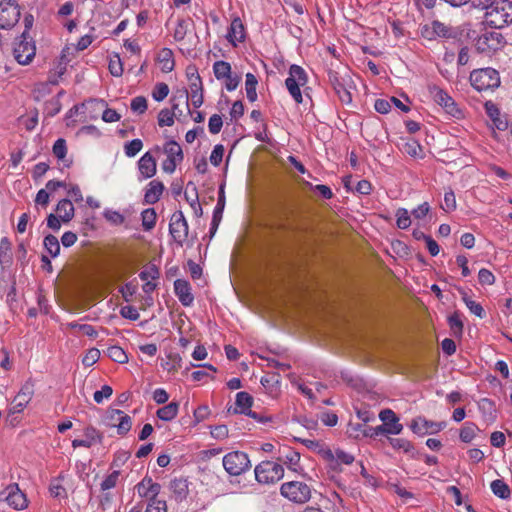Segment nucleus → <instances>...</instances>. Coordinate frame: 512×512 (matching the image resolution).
<instances>
[{
    "label": "nucleus",
    "instance_id": "obj_50",
    "mask_svg": "<svg viewBox=\"0 0 512 512\" xmlns=\"http://www.w3.org/2000/svg\"><path fill=\"white\" fill-rule=\"evenodd\" d=\"M354 456L350 453H347L341 449H337L335 450V462H334V468L333 469H336V466L339 464V463H342V464H345V465H350L354 462Z\"/></svg>",
    "mask_w": 512,
    "mask_h": 512
},
{
    "label": "nucleus",
    "instance_id": "obj_7",
    "mask_svg": "<svg viewBox=\"0 0 512 512\" xmlns=\"http://www.w3.org/2000/svg\"><path fill=\"white\" fill-rule=\"evenodd\" d=\"M222 462L224 469L231 476L241 475L251 467L248 455L241 451L226 454Z\"/></svg>",
    "mask_w": 512,
    "mask_h": 512
},
{
    "label": "nucleus",
    "instance_id": "obj_24",
    "mask_svg": "<svg viewBox=\"0 0 512 512\" xmlns=\"http://www.w3.org/2000/svg\"><path fill=\"white\" fill-rule=\"evenodd\" d=\"M55 211L63 223H69L75 215L74 206L69 199L60 200L56 205Z\"/></svg>",
    "mask_w": 512,
    "mask_h": 512
},
{
    "label": "nucleus",
    "instance_id": "obj_28",
    "mask_svg": "<svg viewBox=\"0 0 512 512\" xmlns=\"http://www.w3.org/2000/svg\"><path fill=\"white\" fill-rule=\"evenodd\" d=\"M257 84H258V81H257V78L255 77V75L252 73H247L246 79H245V90H246L247 99L250 102H254L257 100V92H256Z\"/></svg>",
    "mask_w": 512,
    "mask_h": 512
},
{
    "label": "nucleus",
    "instance_id": "obj_48",
    "mask_svg": "<svg viewBox=\"0 0 512 512\" xmlns=\"http://www.w3.org/2000/svg\"><path fill=\"white\" fill-rule=\"evenodd\" d=\"M175 114L171 110L164 108L158 114V124L160 127L172 126L174 124Z\"/></svg>",
    "mask_w": 512,
    "mask_h": 512
},
{
    "label": "nucleus",
    "instance_id": "obj_61",
    "mask_svg": "<svg viewBox=\"0 0 512 512\" xmlns=\"http://www.w3.org/2000/svg\"><path fill=\"white\" fill-rule=\"evenodd\" d=\"M113 393V389L109 385L102 386L101 390H97L94 392L93 398L94 401L98 404L102 403L104 399H108L111 397Z\"/></svg>",
    "mask_w": 512,
    "mask_h": 512
},
{
    "label": "nucleus",
    "instance_id": "obj_2",
    "mask_svg": "<svg viewBox=\"0 0 512 512\" xmlns=\"http://www.w3.org/2000/svg\"><path fill=\"white\" fill-rule=\"evenodd\" d=\"M307 82L308 75L306 71L299 65H291L288 71V77L285 80V86L290 96L298 104L303 102L301 87L305 86Z\"/></svg>",
    "mask_w": 512,
    "mask_h": 512
},
{
    "label": "nucleus",
    "instance_id": "obj_46",
    "mask_svg": "<svg viewBox=\"0 0 512 512\" xmlns=\"http://www.w3.org/2000/svg\"><path fill=\"white\" fill-rule=\"evenodd\" d=\"M404 151L412 157H423V148L416 140H409L404 145Z\"/></svg>",
    "mask_w": 512,
    "mask_h": 512
},
{
    "label": "nucleus",
    "instance_id": "obj_15",
    "mask_svg": "<svg viewBox=\"0 0 512 512\" xmlns=\"http://www.w3.org/2000/svg\"><path fill=\"white\" fill-rule=\"evenodd\" d=\"M412 431L418 435L434 434L446 427L445 422H433L424 417L415 418L411 425Z\"/></svg>",
    "mask_w": 512,
    "mask_h": 512
},
{
    "label": "nucleus",
    "instance_id": "obj_9",
    "mask_svg": "<svg viewBox=\"0 0 512 512\" xmlns=\"http://www.w3.org/2000/svg\"><path fill=\"white\" fill-rule=\"evenodd\" d=\"M169 232L173 237L174 241L183 246L188 236V223L182 213V211H176L173 213L169 223Z\"/></svg>",
    "mask_w": 512,
    "mask_h": 512
},
{
    "label": "nucleus",
    "instance_id": "obj_13",
    "mask_svg": "<svg viewBox=\"0 0 512 512\" xmlns=\"http://www.w3.org/2000/svg\"><path fill=\"white\" fill-rule=\"evenodd\" d=\"M503 44V36L498 32H486L476 39L475 46L481 53H491Z\"/></svg>",
    "mask_w": 512,
    "mask_h": 512
},
{
    "label": "nucleus",
    "instance_id": "obj_58",
    "mask_svg": "<svg viewBox=\"0 0 512 512\" xmlns=\"http://www.w3.org/2000/svg\"><path fill=\"white\" fill-rule=\"evenodd\" d=\"M443 210L451 212L456 209V198L454 192L450 189L444 194V203L442 204Z\"/></svg>",
    "mask_w": 512,
    "mask_h": 512
},
{
    "label": "nucleus",
    "instance_id": "obj_33",
    "mask_svg": "<svg viewBox=\"0 0 512 512\" xmlns=\"http://www.w3.org/2000/svg\"><path fill=\"white\" fill-rule=\"evenodd\" d=\"M11 259V243L8 238L3 237L0 240V264L9 265Z\"/></svg>",
    "mask_w": 512,
    "mask_h": 512
},
{
    "label": "nucleus",
    "instance_id": "obj_11",
    "mask_svg": "<svg viewBox=\"0 0 512 512\" xmlns=\"http://www.w3.org/2000/svg\"><path fill=\"white\" fill-rule=\"evenodd\" d=\"M0 498L5 500L15 510H23L28 506L26 495L17 484L8 485L1 493Z\"/></svg>",
    "mask_w": 512,
    "mask_h": 512
},
{
    "label": "nucleus",
    "instance_id": "obj_25",
    "mask_svg": "<svg viewBox=\"0 0 512 512\" xmlns=\"http://www.w3.org/2000/svg\"><path fill=\"white\" fill-rule=\"evenodd\" d=\"M178 410L179 404L177 402H170L169 404L158 409L156 414L159 419L168 422L177 416Z\"/></svg>",
    "mask_w": 512,
    "mask_h": 512
},
{
    "label": "nucleus",
    "instance_id": "obj_64",
    "mask_svg": "<svg viewBox=\"0 0 512 512\" xmlns=\"http://www.w3.org/2000/svg\"><path fill=\"white\" fill-rule=\"evenodd\" d=\"M478 280L481 285H493L495 276L490 270L482 268L478 273Z\"/></svg>",
    "mask_w": 512,
    "mask_h": 512
},
{
    "label": "nucleus",
    "instance_id": "obj_51",
    "mask_svg": "<svg viewBox=\"0 0 512 512\" xmlns=\"http://www.w3.org/2000/svg\"><path fill=\"white\" fill-rule=\"evenodd\" d=\"M169 94V87L165 83H157L152 91V97L155 101H163Z\"/></svg>",
    "mask_w": 512,
    "mask_h": 512
},
{
    "label": "nucleus",
    "instance_id": "obj_3",
    "mask_svg": "<svg viewBox=\"0 0 512 512\" xmlns=\"http://www.w3.org/2000/svg\"><path fill=\"white\" fill-rule=\"evenodd\" d=\"M470 82L477 91L493 90L500 85V76L493 68H482L471 72Z\"/></svg>",
    "mask_w": 512,
    "mask_h": 512
},
{
    "label": "nucleus",
    "instance_id": "obj_18",
    "mask_svg": "<svg viewBox=\"0 0 512 512\" xmlns=\"http://www.w3.org/2000/svg\"><path fill=\"white\" fill-rule=\"evenodd\" d=\"M174 292L183 306H191L194 301V296L191 293V286L188 281L184 279H177L174 282Z\"/></svg>",
    "mask_w": 512,
    "mask_h": 512
},
{
    "label": "nucleus",
    "instance_id": "obj_34",
    "mask_svg": "<svg viewBox=\"0 0 512 512\" xmlns=\"http://www.w3.org/2000/svg\"><path fill=\"white\" fill-rule=\"evenodd\" d=\"M142 226L145 231L154 228L156 224V212L153 208H147L141 213Z\"/></svg>",
    "mask_w": 512,
    "mask_h": 512
},
{
    "label": "nucleus",
    "instance_id": "obj_40",
    "mask_svg": "<svg viewBox=\"0 0 512 512\" xmlns=\"http://www.w3.org/2000/svg\"><path fill=\"white\" fill-rule=\"evenodd\" d=\"M108 356L113 361L123 364L128 361V356L125 351L119 346H111L107 350Z\"/></svg>",
    "mask_w": 512,
    "mask_h": 512
},
{
    "label": "nucleus",
    "instance_id": "obj_12",
    "mask_svg": "<svg viewBox=\"0 0 512 512\" xmlns=\"http://www.w3.org/2000/svg\"><path fill=\"white\" fill-rule=\"evenodd\" d=\"M253 404L252 396L247 392H238L236 394L235 407L233 409L229 408L228 412H232L234 414H244L247 415L258 422H264L266 419L260 417L256 412L251 410V406Z\"/></svg>",
    "mask_w": 512,
    "mask_h": 512
},
{
    "label": "nucleus",
    "instance_id": "obj_6",
    "mask_svg": "<svg viewBox=\"0 0 512 512\" xmlns=\"http://www.w3.org/2000/svg\"><path fill=\"white\" fill-rule=\"evenodd\" d=\"M280 493L283 497L298 504H304L311 498L310 487L301 481L283 483L280 487Z\"/></svg>",
    "mask_w": 512,
    "mask_h": 512
},
{
    "label": "nucleus",
    "instance_id": "obj_45",
    "mask_svg": "<svg viewBox=\"0 0 512 512\" xmlns=\"http://www.w3.org/2000/svg\"><path fill=\"white\" fill-rule=\"evenodd\" d=\"M189 23L185 19H178L176 23V27L173 32V38L175 41L180 42L184 40L187 31H188Z\"/></svg>",
    "mask_w": 512,
    "mask_h": 512
},
{
    "label": "nucleus",
    "instance_id": "obj_5",
    "mask_svg": "<svg viewBox=\"0 0 512 512\" xmlns=\"http://www.w3.org/2000/svg\"><path fill=\"white\" fill-rule=\"evenodd\" d=\"M255 478L260 484H273L284 476V468L273 461H263L255 467Z\"/></svg>",
    "mask_w": 512,
    "mask_h": 512
},
{
    "label": "nucleus",
    "instance_id": "obj_4",
    "mask_svg": "<svg viewBox=\"0 0 512 512\" xmlns=\"http://www.w3.org/2000/svg\"><path fill=\"white\" fill-rule=\"evenodd\" d=\"M13 54L20 65H28L35 57L36 45L27 31H23L14 42Z\"/></svg>",
    "mask_w": 512,
    "mask_h": 512
},
{
    "label": "nucleus",
    "instance_id": "obj_63",
    "mask_svg": "<svg viewBox=\"0 0 512 512\" xmlns=\"http://www.w3.org/2000/svg\"><path fill=\"white\" fill-rule=\"evenodd\" d=\"M61 109V105L58 99L53 98L50 101L46 102L44 112L46 116L53 117L59 113Z\"/></svg>",
    "mask_w": 512,
    "mask_h": 512
},
{
    "label": "nucleus",
    "instance_id": "obj_36",
    "mask_svg": "<svg viewBox=\"0 0 512 512\" xmlns=\"http://www.w3.org/2000/svg\"><path fill=\"white\" fill-rule=\"evenodd\" d=\"M44 247L47 252L52 256L56 257L60 252V244L57 237L53 235H47L43 241Z\"/></svg>",
    "mask_w": 512,
    "mask_h": 512
},
{
    "label": "nucleus",
    "instance_id": "obj_47",
    "mask_svg": "<svg viewBox=\"0 0 512 512\" xmlns=\"http://www.w3.org/2000/svg\"><path fill=\"white\" fill-rule=\"evenodd\" d=\"M52 151L58 160L64 161L67 154V145L65 139H57L53 145Z\"/></svg>",
    "mask_w": 512,
    "mask_h": 512
},
{
    "label": "nucleus",
    "instance_id": "obj_26",
    "mask_svg": "<svg viewBox=\"0 0 512 512\" xmlns=\"http://www.w3.org/2000/svg\"><path fill=\"white\" fill-rule=\"evenodd\" d=\"M115 414H118V423L112 424V426L117 428L119 435L127 434L132 427L131 417L121 410H115Z\"/></svg>",
    "mask_w": 512,
    "mask_h": 512
},
{
    "label": "nucleus",
    "instance_id": "obj_42",
    "mask_svg": "<svg viewBox=\"0 0 512 512\" xmlns=\"http://www.w3.org/2000/svg\"><path fill=\"white\" fill-rule=\"evenodd\" d=\"M143 148V142L140 139H133L124 145L125 155L129 158L136 156Z\"/></svg>",
    "mask_w": 512,
    "mask_h": 512
},
{
    "label": "nucleus",
    "instance_id": "obj_29",
    "mask_svg": "<svg viewBox=\"0 0 512 512\" xmlns=\"http://www.w3.org/2000/svg\"><path fill=\"white\" fill-rule=\"evenodd\" d=\"M490 488L493 494L501 499H507L510 496L509 486L501 479L492 481Z\"/></svg>",
    "mask_w": 512,
    "mask_h": 512
},
{
    "label": "nucleus",
    "instance_id": "obj_39",
    "mask_svg": "<svg viewBox=\"0 0 512 512\" xmlns=\"http://www.w3.org/2000/svg\"><path fill=\"white\" fill-rule=\"evenodd\" d=\"M477 430L478 428L474 423L466 422L460 430V439L465 443L471 442Z\"/></svg>",
    "mask_w": 512,
    "mask_h": 512
},
{
    "label": "nucleus",
    "instance_id": "obj_22",
    "mask_svg": "<svg viewBox=\"0 0 512 512\" xmlns=\"http://www.w3.org/2000/svg\"><path fill=\"white\" fill-rule=\"evenodd\" d=\"M164 191V185L158 180H153L148 184L145 191L144 201L147 204H155Z\"/></svg>",
    "mask_w": 512,
    "mask_h": 512
},
{
    "label": "nucleus",
    "instance_id": "obj_41",
    "mask_svg": "<svg viewBox=\"0 0 512 512\" xmlns=\"http://www.w3.org/2000/svg\"><path fill=\"white\" fill-rule=\"evenodd\" d=\"M160 63L162 64V71L170 72L174 68V60L172 58V51L165 48L160 53Z\"/></svg>",
    "mask_w": 512,
    "mask_h": 512
},
{
    "label": "nucleus",
    "instance_id": "obj_59",
    "mask_svg": "<svg viewBox=\"0 0 512 512\" xmlns=\"http://www.w3.org/2000/svg\"><path fill=\"white\" fill-rule=\"evenodd\" d=\"M119 471H113L101 483V491H107L114 488L119 478Z\"/></svg>",
    "mask_w": 512,
    "mask_h": 512
},
{
    "label": "nucleus",
    "instance_id": "obj_56",
    "mask_svg": "<svg viewBox=\"0 0 512 512\" xmlns=\"http://www.w3.org/2000/svg\"><path fill=\"white\" fill-rule=\"evenodd\" d=\"M100 358V351L97 348H91L83 357L82 363L86 367L94 365Z\"/></svg>",
    "mask_w": 512,
    "mask_h": 512
},
{
    "label": "nucleus",
    "instance_id": "obj_31",
    "mask_svg": "<svg viewBox=\"0 0 512 512\" xmlns=\"http://www.w3.org/2000/svg\"><path fill=\"white\" fill-rule=\"evenodd\" d=\"M213 72L217 80H223L226 77H229L231 72V65L223 60L216 61L213 64Z\"/></svg>",
    "mask_w": 512,
    "mask_h": 512
},
{
    "label": "nucleus",
    "instance_id": "obj_37",
    "mask_svg": "<svg viewBox=\"0 0 512 512\" xmlns=\"http://www.w3.org/2000/svg\"><path fill=\"white\" fill-rule=\"evenodd\" d=\"M396 225L399 229H407L411 225V215L405 208H399L396 211Z\"/></svg>",
    "mask_w": 512,
    "mask_h": 512
},
{
    "label": "nucleus",
    "instance_id": "obj_44",
    "mask_svg": "<svg viewBox=\"0 0 512 512\" xmlns=\"http://www.w3.org/2000/svg\"><path fill=\"white\" fill-rule=\"evenodd\" d=\"M450 329L455 336H460L463 333V322L459 313L455 312L448 317Z\"/></svg>",
    "mask_w": 512,
    "mask_h": 512
},
{
    "label": "nucleus",
    "instance_id": "obj_20",
    "mask_svg": "<svg viewBox=\"0 0 512 512\" xmlns=\"http://www.w3.org/2000/svg\"><path fill=\"white\" fill-rule=\"evenodd\" d=\"M84 436L85 437H83V439H74L72 441L73 448H78V447L90 448L93 444H95L97 442H101V440H102V435L99 433V431L96 428H94L92 426L85 428Z\"/></svg>",
    "mask_w": 512,
    "mask_h": 512
},
{
    "label": "nucleus",
    "instance_id": "obj_38",
    "mask_svg": "<svg viewBox=\"0 0 512 512\" xmlns=\"http://www.w3.org/2000/svg\"><path fill=\"white\" fill-rule=\"evenodd\" d=\"M333 85L340 101L343 104H350L352 102V95L345 85L338 80H336Z\"/></svg>",
    "mask_w": 512,
    "mask_h": 512
},
{
    "label": "nucleus",
    "instance_id": "obj_30",
    "mask_svg": "<svg viewBox=\"0 0 512 512\" xmlns=\"http://www.w3.org/2000/svg\"><path fill=\"white\" fill-rule=\"evenodd\" d=\"M164 153L166 154L167 158L175 159L182 161L183 160V152L180 147V145L171 140L168 141L164 146Z\"/></svg>",
    "mask_w": 512,
    "mask_h": 512
},
{
    "label": "nucleus",
    "instance_id": "obj_32",
    "mask_svg": "<svg viewBox=\"0 0 512 512\" xmlns=\"http://www.w3.org/2000/svg\"><path fill=\"white\" fill-rule=\"evenodd\" d=\"M244 38L243 25L240 19H234L231 23L230 30L228 33V39L233 44L236 41H241Z\"/></svg>",
    "mask_w": 512,
    "mask_h": 512
},
{
    "label": "nucleus",
    "instance_id": "obj_1",
    "mask_svg": "<svg viewBox=\"0 0 512 512\" xmlns=\"http://www.w3.org/2000/svg\"><path fill=\"white\" fill-rule=\"evenodd\" d=\"M484 22L491 28L501 29L512 22V3L500 0L489 7L484 16Z\"/></svg>",
    "mask_w": 512,
    "mask_h": 512
},
{
    "label": "nucleus",
    "instance_id": "obj_23",
    "mask_svg": "<svg viewBox=\"0 0 512 512\" xmlns=\"http://www.w3.org/2000/svg\"><path fill=\"white\" fill-rule=\"evenodd\" d=\"M224 207H225L224 187L221 186L219 189L218 201H217V204L213 211V217H212L211 228H210V232L212 234H214L216 229L218 228V225L222 219Z\"/></svg>",
    "mask_w": 512,
    "mask_h": 512
},
{
    "label": "nucleus",
    "instance_id": "obj_52",
    "mask_svg": "<svg viewBox=\"0 0 512 512\" xmlns=\"http://www.w3.org/2000/svg\"><path fill=\"white\" fill-rule=\"evenodd\" d=\"M109 71L114 77H120L123 73V65L119 55H114L109 61Z\"/></svg>",
    "mask_w": 512,
    "mask_h": 512
},
{
    "label": "nucleus",
    "instance_id": "obj_49",
    "mask_svg": "<svg viewBox=\"0 0 512 512\" xmlns=\"http://www.w3.org/2000/svg\"><path fill=\"white\" fill-rule=\"evenodd\" d=\"M390 445L396 449V450H403L404 452L408 453L413 449L412 444L403 438H388L387 439Z\"/></svg>",
    "mask_w": 512,
    "mask_h": 512
},
{
    "label": "nucleus",
    "instance_id": "obj_17",
    "mask_svg": "<svg viewBox=\"0 0 512 512\" xmlns=\"http://www.w3.org/2000/svg\"><path fill=\"white\" fill-rule=\"evenodd\" d=\"M138 171H139V181H143L149 178H152L157 171V163L156 159L152 156L150 152H146L141 156L138 160Z\"/></svg>",
    "mask_w": 512,
    "mask_h": 512
},
{
    "label": "nucleus",
    "instance_id": "obj_21",
    "mask_svg": "<svg viewBox=\"0 0 512 512\" xmlns=\"http://www.w3.org/2000/svg\"><path fill=\"white\" fill-rule=\"evenodd\" d=\"M169 488L175 501L181 502L186 499L189 492L188 480L182 477L174 478L170 481Z\"/></svg>",
    "mask_w": 512,
    "mask_h": 512
},
{
    "label": "nucleus",
    "instance_id": "obj_55",
    "mask_svg": "<svg viewBox=\"0 0 512 512\" xmlns=\"http://www.w3.org/2000/svg\"><path fill=\"white\" fill-rule=\"evenodd\" d=\"M145 512H167L166 501L160 499L149 500Z\"/></svg>",
    "mask_w": 512,
    "mask_h": 512
},
{
    "label": "nucleus",
    "instance_id": "obj_10",
    "mask_svg": "<svg viewBox=\"0 0 512 512\" xmlns=\"http://www.w3.org/2000/svg\"><path fill=\"white\" fill-rule=\"evenodd\" d=\"M429 92L434 101L448 114L453 117H459L461 115V110L457 107V104L447 92L435 85L429 87Z\"/></svg>",
    "mask_w": 512,
    "mask_h": 512
},
{
    "label": "nucleus",
    "instance_id": "obj_27",
    "mask_svg": "<svg viewBox=\"0 0 512 512\" xmlns=\"http://www.w3.org/2000/svg\"><path fill=\"white\" fill-rule=\"evenodd\" d=\"M462 300L465 303L466 307L469 311L479 318H484L486 313L482 307V305L474 300H472L465 291H461Z\"/></svg>",
    "mask_w": 512,
    "mask_h": 512
},
{
    "label": "nucleus",
    "instance_id": "obj_8",
    "mask_svg": "<svg viewBox=\"0 0 512 512\" xmlns=\"http://www.w3.org/2000/svg\"><path fill=\"white\" fill-rule=\"evenodd\" d=\"M21 12L15 0L0 1V28L10 29L19 21Z\"/></svg>",
    "mask_w": 512,
    "mask_h": 512
},
{
    "label": "nucleus",
    "instance_id": "obj_43",
    "mask_svg": "<svg viewBox=\"0 0 512 512\" xmlns=\"http://www.w3.org/2000/svg\"><path fill=\"white\" fill-rule=\"evenodd\" d=\"M283 460L290 469L297 471V467L299 466L300 462V453L295 450L288 449L286 454L283 456Z\"/></svg>",
    "mask_w": 512,
    "mask_h": 512
},
{
    "label": "nucleus",
    "instance_id": "obj_14",
    "mask_svg": "<svg viewBox=\"0 0 512 512\" xmlns=\"http://www.w3.org/2000/svg\"><path fill=\"white\" fill-rule=\"evenodd\" d=\"M33 394L34 385L31 382H26L14 398L12 405L9 408L10 414L22 412L27 404L31 401Z\"/></svg>",
    "mask_w": 512,
    "mask_h": 512
},
{
    "label": "nucleus",
    "instance_id": "obj_53",
    "mask_svg": "<svg viewBox=\"0 0 512 512\" xmlns=\"http://www.w3.org/2000/svg\"><path fill=\"white\" fill-rule=\"evenodd\" d=\"M131 110L138 114H143L147 110V100L143 96H137L131 100Z\"/></svg>",
    "mask_w": 512,
    "mask_h": 512
},
{
    "label": "nucleus",
    "instance_id": "obj_16",
    "mask_svg": "<svg viewBox=\"0 0 512 512\" xmlns=\"http://www.w3.org/2000/svg\"><path fill=\"white\" fill-rule=\"evenodd\" d=\"M422 34L429 40L435 39L436 37L450 38L454 36L452 27L438 20H434L431 24L425 25L422 29Z\"/></svg>",
    "mask_w": 512,
    "mask_h": 512
},
{
    "label": "nucleus",
    "instance_id": "obj_62",
    "mask_svg": "<svg viewBox=\"0 0 512 512\" xmlns=\"http://www.w3.org/2000/svg\"><path fill=\"white\" fill-rule=\"evenodd\" d=\"M139 277L142 281L157 279L159 277V269L157 266L151 264L140 272Z\"/></svg>",
    "mask_w": 512,
    "mask_h": 512
},
{
    "label": "nucleus",
    "instance_id": "obj_60",
    "mask_svg": "<svg viewBox=\"0 0 512 512\" xmlns=\"http://www.w3.org/2000/svg\"><path fill=\"white\" fill-rule=\"evenodd\" d=\"M223 126L222 117L218 114H213L208 121V128L211 134H218Z\"/></svg>",
    "mask_w": 512,
    "mask_h": 512
},
{
    "label": "nucleus",
    "instance_id": "obj_35",
    "mask_svg": "<svg viewBox=\"0 0 512 512\" xmlns=\"http://www.w3.org/2000/svg\"><path fill=\"white\" fill-rule=\"evenodd\" d=\"M103 217L107 222L114 226H120L125 222V217L119 211L106 208L103 211Z\"/></svg>",
    "mask_w": 512,
    "mask_h": 512
},
{
    "label": "nucleus",
    "instance_id": "obj_54",
    "mask_svg": "<svg viewBox=\"0 0 512 512\" xmlns=\"http://www.w3.org/2000/svg\"><path fill=\"white\" fill-rule=\"evenodd\" d=\"M494 112L495 115L492 112H490V116L493 120L495 127L500 131H505L508 128L510 129V124L508 123L507 119L505 117H502L497 109H495Z\"/></svg>",
    "mask_w": 512,
    "mask_h": 512
},
{
    "label": "nucleus",
    "instance_id": "obj_19",
    "mask_svg": "<svg viewBox=\"0 0 512 512\" xmlns=\"http://www.w3.org/2000/svg\"><path fill=\"white\" fill-rule=\"evenodd\" d=\"M189 88V92H183V94H185L186 97V105H189L188 100L190 98L192 105L195 108H199L200 106H202L204 101L202 80L193 79V83L189 84Z\"/></svg>",
    "mask_w": 512,
    "mask_h": 512
},
{
    "label": "nucleus",
    "instance_id": "obj_57",
    "mask_svg": "<svg viewBox=\"0 0 512 512\" xmlns=\"http://www.w3.org/2000/svg\"><path fill=\"white\" fill-rule=\"evenodd\" d=\"M185 199L189 203V205H195L197 202H199L197 188L193 182H189L187 184L185 191Z\"/></svg>",
    "mask_w": 512,
    "mask_h": 512
}]
</instances>
